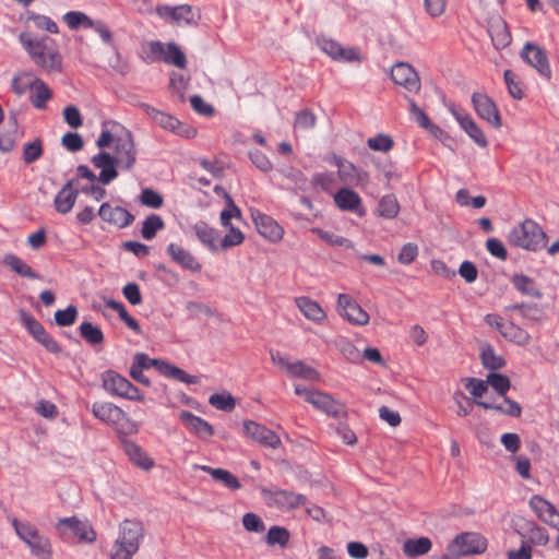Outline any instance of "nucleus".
Here are the masks:
<instances>
[{"mask_svg": "<svg viewBox=\"0 0 559 559\" xmlns=\"http://www.w3.org/2000/svg\"><path fill=\"white\" fill-rule=\"evenodd\" d=\"M335 347L349 362H358L361 359V354L358 348L346 337H340L335 342Z\"/></svg>", "mask_w": 559, "mask_h": 559, "instance_id": "42", "label": "nucleus"}, {"mask_svg": "<svg viewBox=\"0 0 559 559\" xmlns=\"http://www.w3.org/2000/svg\"><path fill=\"white\" fill-rule=\"evenodd\" d=\"M391 79L411 93L417 94L420 91V79L415 69L406 62H397L392 67Z\"/></svg>", "mask_w": 559, "mask_h": 559, "instance_id": "18", "label": "nucleus"}, {"mask_svg": "<svg viewBox=\"0 0 559 559\" xmlns=\"http://www.w3.org/2000/svg\"><path fill=\"white\" fill-rule=\"evenodd\" d=\"M63 20L71 29H76L81 25L87 28L93 25V20L80 11H69L63 15Z\"/></svg>", "mask_w": 559, "mask_h": 559, "instance_id": "50", "label": "nucleus"}, {"mask_svg": "<svg viewBox=\"0 0 559 559\" xmlns=\"http://www.w3.org/2000/svg\"><path fill=\"white\" fill-rule=\"evenodd\" d=\"M503 79L510 96L518 100L522 99L524 97V92L522 90L521 82L516 80V75L511 70H506Z\"/></svg>", "mask_w": 559, "mask_h": 559, "instance_id": "52", "label": "nucleus"}, {"mask_svg": "<svg viewBox=\"0 0 559 559\" xmlns=\"http://www.w3.org/2000/svg\"><path fill=\"white\" fill-rule=\"evenodd\" d=\"M91 412L95 418L119 433L124 432L126 426L130 424L127 413L111 402H94Z\"/></svg>", "mask_w": 559, "mask_h": 559, "instance_id": "9", "label": "nucleus"}, {"mask_svg": "<svg viewBox=\"0 0 559 559\" xmlns=\"http://www.w3.org/2000/svg\"><path fill=\"white\" fill-rule=\"evenodd\" d=\"M488 32L496 49H503L511 44L512 37L503 20L492 23Z\"/></svg>", "mask_w": 559, "mask_h": 559, "instance_id": "34", "label": "nucleus"}, {"mask_svg": "<svg viewBox=\"0 0 559 559\" xmlns=\"http://www.w3.org/2000/svg\"><path fill=\"white\" fill-rule=\"evenodd\" d=\"M508 238L513 246L532 251L542 249L546 245L545 231L530 218L513 227Z\"/></svg>", "mask_w": 559, "mask_h": 559, "instance_id": "3", "label": "nucleus"}, {"mask_svg": "<svg viewBox=\"0 0 559 559\" xmlns=\"http://www.w3.org/2000/svg\"><path fill=\"white\" fill-rule=\"evenodd\" d=\"M295 304L308 320L317 324L325 322L328 314L317 301L309 297L301 296L295 298Z\"/></svg>", "mask_w": 559, "mask_h": 559, "instance_id": "30", "label": "nucleus"}, {"mask_svg": "<svg viewBox=\"0 0 559 559\" xmlns=\"http://www.w3.org/2000/svg\"><path fill=\"white\" fill-rule=\"evenodd\" d=\"M144 110L146 115L164 130L170 131L185 139H192L197 135V130L193 127L181 122L167 112L160 111L150 105H144Z\"/></svg>", "mask_w": 559, "mask_h": 559, "instance_id": "11", "label": "nucleus"}, {"mask_svg": "<svg viewBox=\"0 0 559 559\" xmlns=\"http://www.w3.org/2000/svg\"><path fill=\"white\" fill-rule=\"evenodd\" d=\"M92 163L100 169L98 181L103 185H109L118 177L117 165L114 156L108 152L102 151L92 157Z\"/></svg>", "mask_w": 559, "mask_h": 559, "instance_id": "26", "label": "nucleus"}, {"mask_svg": "<svg viewBox=\"0 0 559 559\" xmlns=\"http://www.w3.org/2000/svg\"><path fill=\"white\" fill-rule=\"evenodd\" d=\"M289 532L282 526L270 527L266 535V543L270 546L278 545L282 548L286 547L289 542Z\"/></svg>", "mask_w": 559, "mask_h": 559, "instance_id": "47", "label": "nucleus"}, {"mask_svg": "<svg viewBox=\"0 0 559 559\" xmlns=\"http://www.w3.org/2000/svg\"><path fill=\"white\" fill-rule=\"evenodd\" d=\"M481 364L486 369L499 370L504 367L506 360L501 355H498L492 346L487 345L480 352Z\"/></svg>", "mask_w": 559, "mask_h": 559, "instance_id": "40", "label": "nucleus"}, {"mask_svg": "<svg viewBox=\"0 0 559 559\" xmlns=\"http://www.w3.org/2000/svg\"><path fill=\"white\" fill-rule=\"evenodd\" d=\"M252 219L261 236L273 242L282 239L284 229L270 215L257 211L252 213Z\"/></svg>", "mask_w": 559, "mask_h": 559, "instance_id": "24", "label": "nucleus"}, {"mask_svg": "<svg viewBox=\"0 0 559 559\" xmlns=\"http://www.w3.org/2000/svg\"><path fill=\"white\" fill-rule=\"evenodd\" d=\"M209 403L219 411L230 412L235 408V399L229 394H213L209 399Z\"/></svg>", "mask_w": 559, "mask_h": 559, "instance_id": "58", "label": "nucleus"}, {"mask_svg": "<svg viewBox=\"0 0 559 559\" xmlns=\"http://www.w3.org/2000/svg\"><path fill=\"white\" fill-rule=\"evenodd\" d=\"M117 122H112V129L109 130L106 128L107 123L103 124L102 132L96 141V144L99 148L108 147L112 142L116 144L117 135H121V131L119 128H115Z\"/></svg>", "mask_w": 559, "mask_h": 559, "instance_id": "57", "label": "nucleus"}, {"mask_svg": "<svg viewBox=\"0 0 559 559\" xmlns=\"http://www.w3.org/2000/svg\"><path fill=\"white\" fill-rule=\"evenodd\" d=\"M19 41L36 66L48 72L61 71L62 57L52 38L25 31L19 35Z\"/></svg>", "mask_w": 559, "mask_h": 559, "instance_id": "1", "label": "nucleus"}, {"mask_svg": "<svg viewBox=\"0 0 559 559\" xmlns=\"http://www.w3.org/2000/svg\"><path fill=\"white\" fill-rule=\"evenodd\" d=\"M316 122V115L309 109H304L296 114L294 127L300 130H310L314 128Z\"/></svg>", "mask_w": 559, "mask_h": 559, "instance_id": "60", "label": "nucleus"}, {"mask_svg": "<svg viewBox=\"0 0 559 559\" xmlns=\"http://www.w3.org/2000/svg\"><path fill=\"white\" fill-rule=\"evenodd\" d=\"M28 20H32L38 29L47 31L50 34H57L59 32L57 23L49 16L31 13Z\"/></svg>", "mask_w": 559, "mask_h": 559, "instance_id": "59", "label": "nucleus"}, {"mask_svg": "<svg viewBox=\"0 0 559 559\" xmlns=\"http://www.w3.org/2000/svg\"><path fill=\"white\" fill-rule=\"evenodd\" d=\"M400 203L394 194L383 195L378 203L377 213L385 219H393L399 215Z\"/></svg>", "mask_w": 559, "mask_h": 559, "instance_id": "37", "label": "nucleus"}, {"mask_svg": "<svg viewBox=\"0 0 559 559\" xmlns=\"http://www.w3.org/2000/svg\"><path fill=\"white\" fill-rule=\"evenodd\" d=\"M520 56L527 64L536 70L540 78L548 82L552 79L549 59L543 47L532 41H527L524 44Z\"/></svg>", "mask_w": 559, "mask_h": 559, "instance_id": "14", "label": "nucleus"}, {"mask_svg": "<svg viewBox=\"0 0 559 559\" xmlns=\"http://www.w3.org/2000/svg\"><path fill=\"white\" fill-rule=\"evenodd\" d=\"M61 144L70 152H78L83 148L84 141L76 132H68L61 139Z\"/></svg>", "mask_w": 559, "mask_h": 559, "instance_id": "64", "label": "nucleus"}, {"mask_svg": "<svg viewBox=\"0 0 559 559\" xmlns=\"http://www.w3.org/2000/svg\"><path fill=\"white\" fill-rule=\"evenodd\" d=\"M143 537L144 527L140 521H122L114 544L111 559H132L133 555L138 552Z\"/></svg>", "mask_w": 559, "mask_h": 559, "instance_id": "2", "label": "nucleus"}, {"mask_svg": "<svg viewBox=\"0 0 559 559\" xmlns=\"http://www.w3.org/2000/svg\"><path fill=\"white\" fill-rule=\"evenodd\" d=\"M200 468L210 474L214 480L223 484L228 489L238 490L241 487L239 479L227 469L213 468L207 465H202Z\"/></svg>", "mask_w": 559, "mask_h": 559, "instance_id": "35", "label": "nucleus"}, {"mask_svg": "<svg viewBox=\"0 0 559 559\" xmlns=\"http://www.w3.org/2000/svg\"><path fill=\"white\" fill-rule=\"evenodd\" d=\"M476 404L485 409H496L503 414L514 416V417H519L522 412L519 403L511 401L507 397L504 399V405H495V404H491V403H488L485 401H477Z\"/></svg>", "mask_w": 559, "mask_h": 559, "instance_id": "44", "label": "nucleus"}, {"mask_svg": "<svg viewBox=\"0 0 559 559\" xmlns=\"http://www.w3.org/2000/svg\"><path fill=\"white\" fill-rule=\"evenodd\" d=\"M156 13L165 22H167L169 24H176L179 26L197 25L201 19L200 10L190 4L157 5Z\"/></svg>", "mask_w": 559, "mask_h": 559, "instance_id": "8", "label": "nucleus"}, {"mask_svg": "<svg viewBox=\"0 0 559 559\" xmlns=\"http://www.w3.org/2000/svg\"><path fill=\"white\" fill-rule=\"evenodd\" d=\"M530 507L542 521L559 530V511L554 504L540 496H533L530 500Z\"/></svg>", "mask_w": 559, "mask_h": 559, "instance_id": "25", "label": "nucleus"}, {"mask_svg": "<svg viewBox=\"0 0 559 559\" xmlns=\"http://www.w3.org/2000/svg\"><path fill=\"white\" fill-rule=\"evenodd\" d=\"M228 228V233L224 236V238L221 239L219 243V246L224 249L239 246L245 239V236L240 229L234 227L233 225H230Z\"/></svg>", "mask_w": 559, "mask_h": 559, "instance_id": "62", "label": "nucleus"}, {"mask_svg": "<svg viewBox=\"0 0 559 559\" xmlns=\"http://www.w3.org/2000/svg\"><path fill=\"white\" fill-rule=\"evenodd\" d=\"M194 231L199 240L210 250L215 251L218 249V233L216 229L210 227L203 222H200L194 225Z\"/></svg>", "mask_w": 559, "mask_h": 559, "instance_id": "36", "label": "nucleus"}, {"mask_svg": "<svg viewBox=\"0 0 559 559\" xmlns=\"http://www.w3.org/2000/svg\"><path fill=\"white\" fill-rule=\"evenodd\" d=\"M167 253L176 263L186 270L197 272L201 269V264L197 259L189 251L176 243H170L167 247Z\"/></svg>", "mask_w": 559, "mask_h": 559, "instance_id": "33", "label": "nucleus"}, {"mask_svg": "<svg viewBox=\"0 0 559 559\" xmlns=\"http://www.w3.org/2000/svg\"><path fill=\"white\" fill-rule=\"evenodd\" d=\"M103 389L112 396L130 401H144V395L127 378L115 370H106L100 376Z\"/></svg>", "mask_w": 559, "mask_h": 559, "instance_id": "6", "label": "nucleus"}, {"mask_svg": "<svg viewBox=\"0 0 559 559\" xmlns=\"http://www.w3.org/2000/svg\"><path fill=\"white\" fill-rule=\"evenodd\" d=\"M29 102L34 108L43 110L47 108V102L52 98V92L41 79L36 78L31 87Z\"/></svg>", "mask_w": 559, "mask_h": 559, "instance_id": "32", "label": "nucleus"}, {"mask_svg": "<svg viewBox=\"0 0 559 559\" xmlns=\"http://www.w3.org/2000/svg\"><path fill=\"white\" fill-rule=\"evenodd\" d=\"M63 119L72 129H78L83 124L82 115L74 105L67 106L63 109Z\"/></svg>", "mask_w": 559, "mask_h": 559, "instance_id": "63", "label": "nucleus"}, {"mask_svg": "<svg viewBox=\"0 0 559 559\" xmlns=\"http://www.w3.org/2000/svg\"><path fill=\"white\" fill-rule=\"evenodd\" d=\"M271 360L290 377L300 378L307 381L317 382L320 380V372L302 360H294L280 352H271Z\"/></svg>", "mask_w": 559, "mask_h": 559, "instance_id": "13", "label": "nucleus"}, {"mask_svg": "<svg viewBox=\"0 0 559 559\" xmlns=\"http://www.w3.org/2000/svg\"><path fill=\"white\" fill-rule=\"evenodd\" d=\"M43 154V143L40 139H36L31 143H26L23 148V160L25 164H32Z\"/></svg>", "mask_w": 559, "mask_h": 559, "instance_id": "56", "label": "nucleus"}, {"mask_svg": "<svg viewBox=\"0 0 559 559\" xmlns=\"http://www.w3.org/2000/svg\"><path fill=\"white\" fill-rule=\"evenodd\" d=\"M337 311L352 324L366 325L369 322V314L347 294L338 295Z\"/></svg>", "mask_w": 559, "mask_h": 559, "instance_id": "17", "label": "nucleus"}, {"mask_svg": "<svg viewBox=\"0 0 559 559\" xmlns=\"http://www.w3.org/2000/svg\"><path fill=\"white\" fill-rule=\"evenodd\" d=\"M78 182V178H72L61 188L56 194L53 200L55 209L60 214L69 213L78 199L79 189H74V185Z\"/></svg>", "mask_w": 559, "mask_h": 559, "instance_id": "27", "label": "nucleus"}, {"mask_svg": "<svg viewBox=\"0 0 559 559\" xmlns=\"http://www.w3.org/2000/svg\"><path fill=\"white\" fill-rule=\"evenodd\" d=\"M22 323L33 337L40 343L48 352L59 354L61 352L60 345L57 341L45 330L40 322L33 316L23 313Z\"/></svg>", "mask_w": 559, "mask_h": 559, "instance_id": "19", "label": "nucleus"}, {"mask_svg": "<svg viewBox=\"0 0 559 559\" xmlns=\"http://www.w3.org/2000/svg\"><path fill=\"white\" fill-rule=\"evenodd\" d=\"M487 549V539L475 532H464L454 537L448 546L451 554L471 556L484 554Z\"/></svg>", "mask_w": 559, "mask_h": 559, "instance_id": "12", "label": "nucleus"}, {"mask_svg": "<svg viewBox=\"0 0 559 559\" xmlns=\"http://www.w3.org/2000/svg\"><path fill=\"white\" fill-rule=\"evenodd\" d=\"M35 79L36 76L27 72L14 76L11 84L13 92L19 96L25 94L28 90H31Z\"/></svg>", "mask_w": 559, "mask_h": 559, "instance_id": "53", "label": "nucleus"}, {"mask_svg": "<svg viewBox=\"0 0 559 559\" xmlns=\"http://www.w3.org/2000/svg\"><path fill=\"white\" fill-rule=\"evenodd\" d=\"M143 60L146 63L163 61L167 64H174L179 69L187 67V58L180 47L171 41L166 46L159 40H152L146 45Z\"/></svg>", "mask_w": 559, "mask_h": 559, "instance_id": "4", "label": "nucleus"}, {"mask_svg": "<svg viewBox=\"0 0 559 559\" xmlns=\"http://www.w3.org/2000/svg\"><path fill=\"white\" fill-rule=\"evenodd\" d=\"M225 202L226 206L221 213V224L224 227H229L231 218H240L241 212L228 193H225Z\"/></svg>", "mask_w": 559, "mask_h": 559, "instance_id": "48", "label": "nucleus"}, {"mask_svg": "<svg viewBox=\"0 0 559 559\" xmlns=\"http://www.w3.org/2000/svg\"><path fill=\"white\" fill-rule=\"evenodd\" d=\"M57 530H69L76 535L81 540L93 543L96 539V533L85 522H82L76 516L60 519L57 523Z\"/></svg>", "mask_w": 559, "mask_h": 559, "instance_id": "29", "label": "nucleus"}, {"mask_svg": "<svg viewBox=\"0 0 559 559\" xmlns=\"http://www.w3.org/2000/svg\"><path fill=\"white\" fill-rule=\"evenodd\" d=\"M124 453L129 460L138 467L143 471H150L154 467V461L147 455V453L135 442L124 441L123 442Z\"/></svg>", "mask_w": 559, "mask_h": 559, "instance_id": "31", "label": "nucleus"}, {"mask_svg": "<svg viewBox=\"0 0 559 559\" xmlns=\"http://www.w3.org/2000/svg\"><path fill=\"white\" fill-rule=\"evenodd\" d=\"M262 497L269 507L280 510L295 509L306 500L302 495L283 489H262Z\"/></svg>", "mask_w": 559, "mask_h": 559, "instance_id": "15", "label": "nucleus"}, {"mask_svg": "<svg viewBox=\"0 0 559 559\" xmlns=\"http://www.w3.org/2000/svg\"><path fill=\"white\" fill-rule=\"evenodd\" d=\"M78 318V309L75 306L70 305L64 310H57L55 312V321L59 326H71L75 323Z\"/></svg>", "mask_w": 559, "mask_h": 559, "instance_id": "55", "label": "nucleus"}, {"mask_svg": "<svg viewBox=\"0 0 559 559\" xmlns=\"http://www.w3.org/2000/svg\"><path fill=\"white\" fill-rule=\"evenodd\" d=\"M164 221L157 214L148 215L143 222V226L141 229V235L146 240H152L158 230L164 228Z\"/></svg>", "mask_w": 559, "mask_h": 559, "instance_id": "43", "label": "nucleus"}, {"mask_svg": "<svg viewBox=\"0 0 559 559\" xmlns=\"http://www.w3.org/2000/svg\"><path fill=\"white\" fill-rule=\"evenodd\" d=\"M449 110L459 122L460 127L468 134V136L480 147H486L488 141L483 130L477 126L474 119L467 112L457 109L454 105Z\"/></svg>", "mask_w": 559, "mask_h": 559, "instance_id": "21", "label": "nucleus"}, {"mask_svg": "<svg viewBox=\"0 0 559 559\" xmlns=\"http://www.w3.org/2000/svg\"><path fill=\"white\" fill-rule=\"evenodd\" d=\"M309 403L316 408L326 413L335 415L337 413V403L335 400L326 393L316 390L313 394L309 396Z\"/></svg>", "mask_w": 559, "mask_h": 559, "instance_id": "39", "label": "nucleus"}, {"mask_svg": "<svg viewBox=\"0 0 559 559\" xmlns=\"http://www.w3.org/2000/svg\"><path fill=\"white\" fill-rule=\"evenodd\" d=\"M367 144L372 151L386 153L392 150L394 141L390 135L379 133L376 136L369 138Z\"/></svg>", "mask_w": 559, "mask_h": 559, "instance_id": "49", "label": "nucleus"}, {"mask_svg": "<svg viewBox=\"0 0 559 559\" xmlns=\"http://www.w3.org/2000/svg\"><path fill=\"white\" fill-rule=\"evenodd\" d=\"M178 417L189 432L201 439H207L214 435V427L209 421L189 411H180Z\"/></svg>", "mask_w": 559, "mask_h": 559, "instance_id": "23", "label": "nucleus"}, {"mask_svg": "<svg viewBox=\"0 0 559 559\" xmlns=\"http://www.w3.org/2000/svg\"><path fill=\"white\" fill-rule=\"evenodd\" d=\"M243 430L248 438L263 447L277 449L282 443L280 437L273 430L253 420H245Z\"/></svg>", "mask_w": 559, "mask_h": 559, "instance_id": "20", "label": "nucleus"}, {"mask_svg": "<svg viewBox=\"0 0 559 559\" xmlns=\"http://www.w3.org/2000/svg\"><path fill=\"white\" fill-rule=\"evenodd\" d=\"M133 366L140 369H148L155 367L163 376L175 379L187 384H197L199 379L195 376L187 373L185 370L174 366L165 360L152 359L146 354L139 353L134 356Z\"/></svg>", "mask_w": 559, "mask_h": 559, "instance_id": "7", "label": "nucleus"}, {"mask_svg": "<svg viewBox=\"0 0 559 559\" xmlns=\"http://www.w3.org/2000/svg\"><path fill=\"white\" fill-rule=\"evenodd\" d=\"M486 382L502 396L506 395L511 385L510 379L507 376L496 372H490L487 376Z\"/></svg>", "mask_w": 559, "mask_h": 559, "instance_id": "51", "label": "nucleus"}, {"mask_svg": "<svg viewBox=\"0 0 559 559\" xmlns=\"http://www.w3.org/2000/svg\"><path fill=\"white\" fill-rule=\"evenodd\" d=\"M12 526L16 535L28 546L34 556L40 559L51 558L52 548L49 538L39 534L33 524L23 523L14 519Z\"/></svg>", "mask_w": 559, "mask_h": 559, "instance_id": "5", "label": "nucleus"}, {"mask_svg": "<svg viewBox=\"0 0 559 559\" xmlns=\"http://www.w3.org/2000/svg\"><path fill=\"white\" fill-rule=\"evenodd\" d=\"M334 202L342 211L354 212L358 216H364L366 211L361 207V198L349 188H342L334 194Z\"/></svg>", "mask_w": 559, "mask_h": 559, "instance_id": "28", "label": "nucleus"}, {"mask_svg": "<svg viewBox=\"0 0 559 559\" xmlns=\"http://www.w3.org/2000/svg\"><path fill=\"white\" fill-rule=\"evenodd\" d=\"M432 543L428 537L411 538L403 545V551L408 557L426 555L431 550Z\"/></svg>", "mask_w": 559, "mask_h": 559, "instance_id": "38", "label": "nucleus"}, {"mask_svg": "<svg viewBox=\"0 0 559 559\" xmlns=\"http://www.w3.org/2000/svg\"><path fill=\"white\" fill-rule=\"evenodd\" d=\"M409 111L414 118V120L424 129H438L435 124L431 123L428 116L425 111L415 103L414 99L407 98Z\"/></svg>", "mask_w": 559, "mask_h": 559, "instance_id": "54", "label": "nucleus"}, {"mask_svg": "<svg viewBox=\"0 0 559 559\" xmlns=\"http://www.w3.org/2000/svg\"><path fill=\"white\" fill-rule=\"evenodd\" d=\"M4 263L11 270H13L19 276L22 277H35L29 265H27L22 259L14 254H8L4 257Z\"/></svg>", "mask_w": 559, "mask_h": 559, "instance_id": "46", "label": "nucleus"}, {"mask_svg": "<svg viewBox=\"0 0 559 559\" xmlns=\"http://www.w3.org/2000/svg\"><path fill=\"white\" fill-rule=\"evenodd\" d=\"M472 104L479 118L486 120L493 128L501 127V117L491 97L485 93L475 92L472 95Z\"/></svg>", "mask_w": 559, "mask_h": 559, "instance_id": "16", "label": "nucleus"}, {"mask_svg": "<svg viewBox=\"0 0 559 559\" xmlns=\"http://www.w3.org/2000/svg\"><path fill=\"white\" fill-rule=\"evenodd\" d=\"M79 330L81 336L91 345H98L104 342V333L91 322H82Z\"/></svg>", "mask_w": 559, "mask_h": 559, "instance_id": "45", "label": "nucleus"}, {"mask_svg": "<svg viewBox=\"0 0 559 559\" xmlns=\"http://www.w3.org/2000/svg\"><path fill=\"white\" fill-rule=\"evenodd\" d=\"M317 44L322 51L329 55L333 60H337L342 52V45L334 39L326 37H319Z\"/></svg>", "mask_w": 559, "mask_h": 559, "instance_id": "61", "label": "nucleus"}, {"mask_svg": "<svg viewBox=\"0 0 559 559\" xmlns=\"http://www.w3.org/2000/svg\"><path fill=\"white\" fill-rule=\"evenodd\" d=\"M99 217L119 228L128 227L134 221V216L122 206H112L108 202L100 205L98 210Z\"/></svg>", "mask_w": 559, "mask_h": 559, "instance_id": "22", "label": "nucleus"}, {"mask_svg": "<svg viewBox=\"0 0 559 559\" xmlns=\"http://www.w3.org/2000/svg\"><path fill=\"white\" fill-rule=\"evenodd\" d=\"M119 128L121 135H117L115 145L114 159L118 167L129 170L133 167L136 160V150L133 141L132 133L122 124H115Z\"/></svg>", "mask_w": 559, "mask_h": 559, "instance_id": "10", "label": "nucleus"}, {"mask_svg": "<svg viewBox=\"0 0 559 559\" xmlns=\"http://www.w3.org/2000/svg\"><path fill=\"white\" fill-rule=\"evenodd\" d=\"M502 328V336L511 342L519 345H526L530 343V334L522 328L515 325L512 322H507Z\"/></svg>", "mask_w": 559, "mask_h": 559, "instance_id": "41", "label": "nucleus"}]
</instances>
